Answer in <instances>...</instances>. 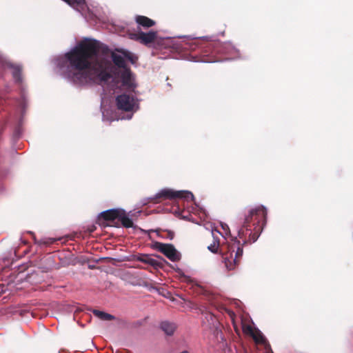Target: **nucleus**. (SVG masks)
Wrapping results in <instances>:
<instances>
[{"instance_id":"1","label":"nucleus","mask_w":353,"mask_h":353,"mask_svg":"<svg viewBox=\"0 0 353 353\" xmlns=\"http://www.w3.org/2000/svg\"><path fill=\"white\" fill-rule=\"evenodd\" d=\"M98 48L97 41L85 39L67 52L65 57L69 65L63 71L64 78L77 85L98 83L106 92L133 91L137 84L126 63H134L137 57L127 50L115 49L111 54L113 67L109 61L96 57Z\"/></svg>"},{"instance_id":"2","label":"nucleus","mask_w":353,"mask_h":353,"mask_svg":"<svg viewBox=\"0 0 353 353\" xmlns=\"http://www.w3.org/2000/svg\"><path fill=\"white\" fill-rule=\"evenodd\" d=\"M116 104L119 110L131 112V114L127 116L126 119H130L132 117V113L139 109L138 100L131 92L118 95L116 98ZM102 114L103 121H112L115 120L114 118L108 117V110H103ZM124 119L125 118H116V120Z\"/></svg>"},{"instance_id":"3","label":"nucleus","mask_w":353,"mask_h":353,"mask_svg":"<svg viewBox=\"0 0 353 353\" xmlns=\"http://www.w3.org/2000/svg\"><path fill=\"white\" fill-rule=\"evenodd\" d=\"M238 244H239V241H238ZM230 256H223V263L228 270H233L239 263V259L243 255V248L234 242L232 245H230Z\"/></svg>"},{"instance_id":"4","label":"nucleus","mask_w":353,"mask_h":353,"mask_svg":"<svg viewBox=\"0 0 353 353\" xmlns=\"http://www.w3.org/2000/svg\"><path fill=\"white\" fill-rule=\"evenodd\" d=\"M155 197L157 199L163 198V199H173L175 198H181L184 199L186 201H193L194 195L193 194L187 190H180V191H174L172 189L165 188L159 191L157 193Z\"/></svg>"},{"instance_id":"5","label":"nucleus","mask_w":353,"mask_h":353,"mask_svg":"<svg viewBox=\"0 0 353 353\" xmlns=\"http://www.w3.org/2000/svg\"><path fill=\"white\" fill-rule=\"evenodd\" d=\"M242 329L245 334L252 337L256 343L264 345L265 348L269 349L270 345L260 330L253 327L250 324H245L244 323L242 325ZM267 353H270V350H268Z\"/></svg>"},{"instance_id":"6","label":"nucleus","mask_w":353,"mask_h":353,"mask_svg":"<svg viewBox=\"0 0 353 353\" xmlns=\"http://www.w3.org/2000/svg\"><path fill=\"white\" fill-rule=\"evenodd\" d=\"M154 248L165 255L170 260L176 261L180 259L179 252L171 244L156 243Z\"/></svg>"},{"instance_id":"7","label":"nucleus","mask_w":353,"mask_h":353,"mask_svg":"<svg viewBox=\"0 0 353 353\" xmlns=\"http://www.w3.org/2000/svg\"><path fill=\"white\" fill-rule=\"evenodd\" d=\"M267 216V209L263 206H257L255 208L250 209L248 212V214L245 216L244 223L243 224V228H247L248 223L255 217L259 221L261 219H265Z\"/></svg>"},{"instance_id":"8","label":"nucleus","mask_w":353,"mask_h":353,"mask_svg":"<svg viewBox=\"0 0 353 353\" xmlns=\"http://www.w3.org/2000/svg\"><path fill=\"white\" fill-rule=\"evenodd\" d=\"M121 209H111L103 211L101 213V216L106 220H114L115 219H119V216L121 214Z\"/></svg>"},{"instance_id":"9","label":"nucleus","mask_w":353,"mask_h":353,"mask_svg":"<svg viewBox=\"0 0 353 353\" xmlns=\"http://www.w3.org/2000/svg\"><path fill=\"white\" fill-rule=\"evenodd\" d=\"M216 233H219L217 230H212V235L213 237V242L208 246V249L212 253H216L219 247V240Z\"/></svg>"},{"instance_id":"10","label":"nucleus","mask_w":353,"mask_h":353,"mask_svg":"<svg viewBox=\"0 0 353 353\" xmlns=\"http://www.w3.org/2000/svg\"><path fill=\"white\" fill-rule=\"evenodd\" d=\"M157 37V32L154 31H150L147 33L141 32V43L148 45L155 39Z\"/></svg>"},{"instance_id":"11","label":"nucleus","mask_w":353,"mask_h":353,"mask_svg":"<svg viewBox=\"0 0 353 353\" xmlns=\"http://www.w3.org/2000/svg\"><path fill=\"white\" fill-rule=\"evenodd\" d=\"M137 23L145 28H150L155 24V22L144 16H137L136 17Z\"/></svg>"},{"instance_id":"12","label":"nucleus","mask_w":353,"mask_h":353,"mask_svg":"<svg viewBox=\"0 0 353 353\" xmlns=\"http://www.w3.org/2000/svg\"><path fill=\"white\" fill-rule=\"evenodd\" d=\"M161 328L166 334L172 335L176 330V325L173 323L163 321L161 323Z\"/></svg>"},{"instance_id":"13","label":"nucleus","mask_w":353,"mask_h":353,"mask_svg":"<svg viewBox=\"0 0 353 353\" xmlns=\"http://www.w3.org/2000/svg\"><path fill=\"white\" fill-rule=\"evenodd\" d=\"M119 220L125 228H131L133 226L132 221L127 216L125 212L123 210H121V214L119 216Z\"/></svg>"},{"instance_id":"14","label":"nucleus","mask_w":353,"mask_h":353,"mask_svg":"<svg viewBox=\"0 0 353 353\" xmlns=\"http://www.w3.org/2000/svg\"><path fill=\"white\" fill-rule=\"evenodd\" d=\"M93 314L99 319L103 321H110L114 319L112 315L99 310H94Z\"/></svg>"},{"instance_id":"15","label":"nucleus","mask_w":353,"mask_h":353,"mask_svg":"<svg viewBox=\"0 0 353 353\" xmlns=\"http://www.w3.org/2000/svg\"><path fill=\"white\" fill-rule=\"evenodd\" d=\"M8 67L11 70V72L12 73V75L14 78L17 80H19V74L21 68L18 65H14L12 63H8Z\"/></svg>"},{"instance_id":"16","label":"nucleus","mask_w":353,"mask_h":353,"mask_svg":"<svg viewBox=\"0 0 353 353\" xmlns=\"http://www.w3.org/2000/svg\"><path fill=\"white\" fill-rule=\"evenodd\" d=\"M220 225H221V227L223 232L221 233L219 232V234H221L223 237L226 238V236L230 235V234L229 226L226 223H221Z\"/></svg>"},{"instance_id":"17","label":"nucleus","mask_w":353,"mask_h":353,"mask_svg":"<svg viewBox=\"0 0 353 353\" xmlns=\"http://www.w3.org/2000/svg\"><path fill=\"white\" fill-rule=\"evenodd\" d=\"M130 38L131 39H133V40H135V41H139L141 42V32H138V33L130 34Z\"/></svg>"},{"instance_id":"18","label":"nucleus","mask_w":353,"mask_h":353,"mask_svg":"<svg viewBox=\"0 0 353 353\" xmlns=\"http://www.w3.org/2000/svg\"><path fill=\"white\" fill-rule=\"evenodd\" d=\"M57 65L59 67H60L61 68H62V66H61V63H60L59 59H57Z\"/></svg>"},{"instance_id":"19","label":"nucleus","mask_w":353,"mask_h":353,"mask_svg":"<svg viewBox=\"0 0 353 353\" xmlns=\"http://www.w3.org/2000/svg\"><path fill=\"white\" fill-rule=\"evenodd\" d=\"M105 103V99H102L101 105L103 106Z\"/></svg>"},{"instance_id":"20","label":"nucleus","mask_w":353,"mask_h":353,"mask_svg":"<svg viewBox=\"0 0 353 353\" xmlns=\"http://www.w3.org/2000/svg\"><path fill=\"white\" fill-rule=\"evenodd\" d=\"M239 236H241V231L239 232Z\"/></svg>"},{"instance_id":"21","label":"nucleus","mask_w":353,"mask_h":353,"mask_svg":"<svg viewBox=\"0 0 353 353\" xmlns=\"http://www.w3.org/2000/svg\"><path fill=\"white\" fill-rule=\"evenodd\" d=\"M181 353H188V352L185 351V352H181Z\"/></svg>"}]
</instances>
